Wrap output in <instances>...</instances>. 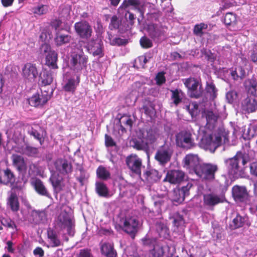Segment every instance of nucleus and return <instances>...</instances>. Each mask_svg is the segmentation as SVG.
I'll list each match as a JSON object with an SVG mask.
<instances>
[{"instance_id": "f257e3e1", "label": "nucleus", "mask_w": 257, "mask_h": 257, "mask_svg": "<svg viewBox=\"0 0 257 257\" xmlns=\"http://www.w3.org/2000/svg\"><path fill=\"white\" fill-rule=\"evenodd\" d=\"M200 114V113H198ZM201 127L203 135L199 143L200 147L213 153L217 148L228 142V132L223 125L216 129L215 123L218 113H201Z\"/></svg>"}, {"instance_id": "f03ea898", "label": "nucleus", "mask_w": 257, "mask_h": 257, "mask_svg": "<svg viewBox=\"0 0 257 257\" xmlns=\"http://www.w3.org/2000/svg\"><path fill=\"white\" fill-rule=\"evenodd\" d=\"M248 161L247 154L238 152L234 157L225 160V163L230 175H240L243 173Z\"/></svg>"}, {"instance_id": "7ed1b4c3", "label": "nucleus", "mask_w": 257, "mask_h": 257, "mask_svg": "<svg viewBox=\"0 0 257 257\" xmlns=\"http://www.w3.org/2000/svg\"><path fill=\"white\" fill-rule=\"evenodd\" d=\"M67 209L66 206H63L61 208V212L55 221V228L66 229L69 235H73L74 223L71 215L67 212Z\"/></svg>"}, {"instance_id": "20e7f679", "label": "nucleus", "mask_w": 257, "mask_h": 257, "mask_svg": "<svg viewBox=\"0 0 257 257\" xmlns=\"http://www.w3.org/2000/svg\"><path fill=\"white\" fill-rule=\"evenodd\" d=\"M38 75L39 71L36 64L27 62L22 66L21 76L26 83L35 82Z\"/></svg>"}, {"instance_id": "39448f33", "label": "nucleus", "mask_w": 257, "mask_h": 257, "mask_svg": "<svg viewBox=\"0 0 257 257\" xmlns=\"http://www.w3.org/2000/svg\"><path fill=\"white\" fill-rule=\"evenodd\" d=\"M184 84L188 89L190 96L192 98H198L202 96L203 88L199 81L193 77H189L183 80Z\"/></svg>"}, {"instance_id": "423d86ee", "label": "nucleus", "mask_w": 257, "mask_h": 257, "mask_svg": "<svg viewBox=\"0 0 257 257\" xmlns=\"http://www.w3.org/2000/svg\"><path fill=\"white\" fill-rule=\"evenodd\" d=\"M218 170L215 164H203L197 170L196 175L200 178L207 181H212L215 178V173Z\"/></svg>"}, {"instance_id": "0eeeda50", "label": "nucleus", "mask_w": 257, "mask_h": 257, "mask_svg": "<svg viewBox=\"0 0 257 257\" xmlns=\"http://www.w3.org/2000/svg\"><path fill=\"white\" fill-rule=\"evenodd\" d=\"M42 52L47 54L46 56L45 64L53 69L58 68L57 64L58 60V54L54 50H51V46L46 43L43 44L41 47Z\"/></svg>"}, {"instance_id": "6e6552de", "label": "nucleus", "mask_w": 257, "mask_h": 257, "mask_svg": "<svg viewBox=\"0 0 257 257\" xmlns=\"http://www.w3.org/2000/svg\"><path fill=\"white\" fill-rule=\"evenodd\" d=\"M74 28L77 35L82 39L88 40L92 36V27L90 24L85 20L75 23Z\"/></svg>"}, {"instance_id": "1a4fd4ad", "label": "nucleus", "mask_w": 257, "mask_h": 257, "mask_svg": "<svg viewBox=\"0 0 257 257\" xmlns=\"http://www.w3.org/2000/svg\"><path fill=\"white\" fill-rule=\"evenodd\" d=\"M160 133L157 128H151L146 132L142 133L143 144H136V147L141 150L148 147L150 144H153L159 137Z\"/></svg>"}, {"instance_id": "9d476101", "label": "nucleus", "mask_w": 257, "mask_h": 257, "mask_svg": "<svg viewBox=\"0 0 257 257\" xmlns=\"http://www.w3.org/2000/svg\"><path fill=\"white\" fill-rule=\"evenodd\" d=\"M200 166L199 158L196 155L188 154L183 159V167L188 170L190 174L196 175Z\"/></svg>"}, {"instance_id": "9b49d317", "label": "nucleus", "mask_w": 257, "mask_h": 257, "mask_svg": "<svg viewBox=\"0 0 257 257\" xmlns=\"http://www.w3.org/2000/svg\"><path fill=\"white\" fill-rule=\"evenodd\" d=\"M176 143L178 146L187 149L192 148L195 145L191 133L186 131H182L177 134Z\"/></svg>"}, {"instance_id": "f8f14e48", "label": "nucleus", "mask_w": 257, "mask_h": 257, "mask_svg": "<svg viewBox=\"0 0 257 257\" xmlns=\"http://www.w3.org/2000/svg\"><path fill=\"white\" fill-rule=\"evenodd\" d=\"M46 90H41V94L36 93L29 99V104L36 107H42L51 98V94Z\"/></svg>"}, {"instance_id": "ddd939ff", "label": "nucleus", "mask_w": 257, "mask_h": 257, "mask_svg": "<svg viewBox=\"0 0 257 257\" xmlns=\"http://www.w3.org/2000/svg\"><path fill=\"white\" fill-rule=\"evenodd\" d=\"M87 62V58L83 52L79 54H73L70 61L71 69L76 72L80 71L86 66Z\"/></svg>"}, {"instance_id": "4468645a", "label": "nucleus", "mask_w": 257, "mask_h": 257, "mask_svg": "<svg viewBox=\"0 0 257 257\" xmlns=\"http://www.w3.org/2000/svg\"><path fill=\"white\" fill-rule=\"evenodd\" d=\"M126 163L132 172L140 176L142 164V160L140 158L135 155H130L127 157Z\"/></svg>"}, {"instance_id": "2eb2a0df", "label": "nucleus", "mask_w": 257, "mask_h": 257, "mask_svg": "<svg viewBox=\"0 0 257 257\" xmlns=\"http://www.w3.org/2000/svg\"><path fill=\"white\" fill-rule=\"evenodd\" d=\"M224 200L223 196L215 193H207L203 195L204 205L209 208H212L216 205L223 202Z\"/></svg>"}, {"instance_id": "dca6fc26", "label": "nucleus", "mask_w": 257, "mask_h": 257, "mask_svg": "<svg viewBox=\"0 0 257 257\" xmlns=\"http://www.w3.org/2000/svg\"><path fill=\"white\" fill-rule=\"evenodd\" d=\"M122 221L123 228L126 232L130 234H134L137 231L139 221L136 218H125Z\"/></svg>"}, {"instance_id": "f3484780", "label": "nucleus", "mask_w": 257, "mask_h": 257, "mask_svg": "<svg viewBox=\"0 0 257 257\" xmlns=\"http://www.w3.org/2000/svg\"><path fill=\"white\" fill-rule=\"evenodd\" d=\"M241 131L238 132L236 128H234L233 134L236 137H242L244 139H250L257 135V126L254 124H250L247 130L242 127Z\"/></svg>"}, {"instance_id": "a211bd4d", "label": "nucleus", "mask_w": 257, "mask_h": 257, "mask_svg": "<svg viewBox=\"0 0 257 257\" xmlns=\"http://www.w3.org/2000/svg\"><path fill=\"white\" fill-rule=\"evenodd\" d=\"M184 173L180 170H170L166 176L164 181H168L171 184H179L184 178Z\"/></svg>"}, {"instance_id": "6ab92c4d", "label": "nucleus", "mask_w": 257, "mask_h": 257, "mask_svg": "<svg viewBox=\"0 0 257 257\" xmlns=\"http://www.w3.org/2000/svg\"><path fill=\"white\" fill-rule=\"evenodd\" d=\"M129 7H132L133 9L139 12L142 16L144 15L143 7L141 6L140 0H123L118 9V11L126 10Z\"/></svg>"}, {"instance_id": "aec40b11", "label": "nucleus", "mask_w": 257, "mask_h": 257, "mask_svg": "<svg viewBox=\"0 0 257 257\" xmlns=\"http://www.w3.org/2000/svg\"><path fill=\"white\" fill-rule=\"evenodd\" d=\"M172 151L167 146H163L157 152L155 158L161 164H165L168 162L171 158Z\"/></svg>"}, {"instance_id": "412c9836", "label": "nucleus", "mask_w": 257, "mask_h": 257, "mask_svg": "<svg viewBox=\"0 0 257 257\" xmlns=\"http://www.w3.org/2000/svg\"><path fill=\"white\" fill-rule=\"evenodd\" d=\"M149 36L154 40H159L165 36V31L163 28L156 24L150 25L148 28Z\"/></svg>"}, {"instance_id": "4be33fe9", "label": "nucleus", "mask_w": 257, "mask_h": 257, "mask_svg": "<svg viewBox=\"0 0 257 257\" xmlns=\"http://www.w3.org/2000/svg\"><path fill=\"white\" fill-rule=\"evenodd\" d=\"M241 108L246 112H253L257 110V100L252 97L247 96L241 102Z\"/></svg>"}, {"instance_id": "5701e85b", "label": "nucleus", "mask_w": 257, "mask_h": 257, "mask_svg": "<svg viewBox=\"0 0 257 257\" xmlns=\"http://www.w3.org/2000/svg\"><path fill=\"white\" fill-rule=\"evenodd\" d=\"M56 170L62 174H68L72 171V166L67 160L58 159L54 163Z\"/></svg>"}, {"instance_id": "b1692460", "label": "nucleus", "mask_w": 257, "mask_h": 257, "mask_svg": "<svg viewBox=\"0 0 257 257\" xmlns=\"http://www.w3.org/2000/svg\"><path fill=\"white\" fill-rule=\"evenodd\" d=\"M232 196L237 202H244L247 198L246 190L244 187L235 186L232 189Z\"/></svg>"}, {"instance_id": "393cba45", "label": "nucleus", "mask_w": 257, "mask_h": 257, "mask_svg": "<svg viewBox=\"0 0 257 257\" xmlns=\"http://www.w3.org/2000/svg\"><path fill=\"white\" fill-rule=\"evenodd\" d=\"M246 225L248 226H250V222L247 216H242L237 214L235 218H234L230 224V227L232 229H235L240 228Z\"/></svg>"}, {"instance_id": "a878e982", "label": "nucleus", "mask_w": 257, "mask_h": 257, "mask_svg": "<svg viewBox=\"0 0 257 257\" xmlns=\"http://www.w3.org/2000/svg\"><path fill=\"white\" fill-rule=\"evenodd\" d=\"M191 187V185L188 183L186 186H183L181 188L174 190V194L176 196L174 199V201L181 203L184 200L186 196L189 194V190Z\"/></svg>"}, {"instance_id": "bb28decb", "label": "nucleus", "mask_w": 257, "mask_h": 257, "mask_svg": "<svg viewBox=\"0 0 257 257\" xmlns=\"http://www.w3.org/2000/svg\"><path fill=\"white\" fill-rule=\"evenodd\" d=\"M14 181V175L10 169H0V184L4 185L12 184Z\"/></svg>"}, {"instance_id": "cd10ccee", "label": "nucleus", "mask_w": 257, "mask_h": 257, "mask_svg": "<svg viewBox=\"0 0 257 257\" xmlns=\"http://www.w3.org/2000/svg\"><path fill=\"white\" fill-rule=\"evenodd\" d=\"M31 185L35 188L36 191L40 195L50 197V195L47 191L46 188L44 185L41 180L35 178L33 179L31 182Z\"/></svg>"}, {"instance_id": "c85d7f7f", "label": "nucleus", "mask_w": 257, "mask_h": 257, "mask_svg": "<svg viewBox=\"0 0 257 257\" xmlns=\"http://www.w3.org/2000/svg\"><path fill=\"white\" fill-rule=\"evenodd\" d=\"M12 158L14 165L19 172H26L27 165L23 157L18 155H13Z\"/></svg>"}, {"instance_id": "c756f323", "label": "nucleus", "mask_w": 257, "mask_h": 257, "mask_svg": "<svg viewBox=\"0 0 257 257\" xmlns=\"http://www.w3.org/2000/svg\"><path fill=\"white\" fill-rule=\"evenodd\" d=\"M102 254L107 257H115L116 252L113 248V244L110 242L103 243L101 246Z\"/></svg>"}, {"instance_id": "7c9ffc66", "label": "nucleus", "mask_w": 257, "mask_h": 257, "mask_svg": "<svg viewBox=\"0 0 257 257\" xmlns=\"http://www.w3.org/2000/svg\"><path fill=\"white\" fill-rule=\"evenodd\" d=\"M245 87L248 93L257 97V81L254 78L248 79L245 81Z\"/></svg>"}, {"instance_id": "2f4dec72", "label": "nucleus", "mask_w": 257, "mask_h": 257, "mask_svg": "<svg viewBox=\"0 0 257 257\" xmlns=\"http://www.w3.org/2000/svg\"><path fill=\"white\" fill-rule=\"evenodd\" d=\"M40 80L42 86H46L50 85L53 81L52 72L50 70H44L40 76Z\"/></svg>"}, {"instance_id": "473e14b6", "label": "nucleus", "mask_w": 257, "mask_h": 257, "mask_svg": "<svg viewBox=\"0 0 257 257\" xmlns=\"http://www.w3.org/2000/svg\"><path fill=\"white\" fill-rule=\"evenodd\" d=\"M79 82V76H77L76 80L74 78H70L63 86V89L66 92L74 93Z\"/></svg>"}, {"instance_id": "72a5a7b5", "label": "nucleus", "mask_w": 257, "mask_h": 257, "mask_svg": "<svg viewBox=\"0 0 257 257\" xmlns=\"http://www.w3.org/2000/svg\"><path fill=\"white\" fill-rule=\"evenodd\" d=\"M71 40V36L70 35L63 34L59 30L56 33L55 41L57 46H61L68 43Z\"/></svg>"}, {"instance_id": "f704fd0d", "label": "nucleus", "mask_w": 257, "mask_h": 257, "mask_svg": "<svg viewBox=\"0 0 257 257\" xmlns=\"http://www.w3.org/2000/svg\"><path fill=\"white\" fill-rule=\"evenodd\" d=\"M8 206L13 212H17L19 210L20 205L18 198L14 193H12L8 198L7 202Z\"/></svg>"}, {"instance_id": "c9c22d12", "label": "nucleus", "mask_w": 257, "mask_h": 257, "mask_svg": "<svg viewBox=\"0 0 257 257\" xmlns=\"http://www.w3.org/2000/svg\"><path fill=\"white\" fill-rule=\"evenodd\" d=\"M95 186L96 191L100 196L108 197L111 196L109 194L108 188L104 183L100 182H97L95 184Z\"/></svg>"}, {"instance_id": "e433bc0d", "label": "nucleus", "mask_w": 257, "mask_h": 257, "mask_svg": "<svg viewBox=\"0 0 257 257\" xmlns=\"http://www.w3.org/2000/svg\"><path fill=\"white\" fill-rule=\"evenodd\" d=\"M144 176L147 180L151 183L157 181L161 177L158 171L155 169H150L146 171L144 174Z\"/></svg>"}, {"instance_id": "4c0bfd02", "label": "nucleus", "mask_w": 257, "mask_h": 257, "mask_svg": "<svg viewBox=\"0 0 257 257\" xmlns=\"http://www.w3.org/2000/svg\"><path fill=\"white\" fill-rule=\"evenodd\" d=\"M205 91L210 99L214 100L217 95V89L213 83H207Z\"/></svg>"}, {"instance_id": "58836bf2", "label": "nucleus", "mask_w": 257, "mask_h": 257, "mask_svg": "<svg viewBox=\"0 0 257 257\" xmlns=\"http://www.w3.org/2000/svg\"><path fill=\"white\" fill-rule=\"evenodd\" d=\"M150 257H172V255L166 254L163 247L156 245L150 251Z\"/></svg>"}, {"instance_id": "ea45409f", "label": "nucleus", "mask_w": 257, "mask_h": 257, "mask_svg": "<svg viewBox=\"0 0 257 257\" xmlns=\"http://www.w3.org/2000/svg\"><path fill=\"white\" fill-rule=\"evenodd\" d=\"M48 238L50 240L52 246L56 247L61 245L60 240L58 238L57 233L55 231L49 228L47 231Z\"/></svg>"}, {"instance_id": "a19ab883", "label": "nucleus", "mask_w": 257, "mask_h": 257, "mask_svg": "<svg viewBox=\"0 0 257 257\" xmlns=\"http://www.w3.org/2000/svg\"><path fill=\"white\" fill-rule=\"evenodd\" d=\"M135 120L134 113H132V115L123 114L122 116H120L119 122L120 123L124 124L131 128L132 124Z\"/></svg>"}, {"instance_id": "79ce46f5", "label": "nucleus", "mask_w": 257, "mask_h": 257, "mask_svg": "<svg viewBox=\"0 0 257 257\" xmlns=\"http://www.w3.org/2000/svg\"><path fill=\"white\" fill-rule=\"evenodd\" d=\"M97 177L102 180H107L110 177L109 172L104 167L99 166L96 170Z\"/></svg>"}, {"instance_id": "37998d69", "label": "nucleus", "mask_w": 257, "mask_h": 257, "mask_svg": "<svg viewBox=\"0 0 257 257\" xmlns=\"http://www.w3.org/2000/svg\"><path fill=\"white\" fill-rule=\"evenodd\" d=\"M48 11V6L45 5H39L32 8V12L34 15L42 16L46 14Z\"/></svg>"}, {"instance_id": "c03bdc74", "label": "nucleus", "mask_w": 257, "mask_h": 257, "mask_svg": "<svg viewBox=\"0 0 257 257\" xmlns=\"http://www.w3.org/2000/svg\"><path fill=\"white\" fill-rule=\"evenodd\" d=\"M184 106L183 107L188 111V112H194L198 109V104L196 101H191L187 100L184 102Z\"/></svg>"}, {"instance_id": "a18cd8bd", "label": "nucleus", "mask_w": 257, "mask_h": 257, "mask_svg": "<svg viewBox=\"0 0 257 257\" xmlns=\"http://www.w3.org/2000/svg\"><path fill=\"white\" fill-rule=\"evenodd\" d=\"M236 16L233 13H227L224 18V23L226 26H231L236 23Z\"/></svg>"}, {"instance_id": "49530a36", "label": "nucleus", "mask_w": 257, "mask_h": 257, "mask_svg": "<svg viewBox=\"0 0 257 257\" xmlns=\"http://www.w3.org/2000/svg\"><path fill=\"white\" fill-rule=\"evenodd\" d=\"M208 28V25L204 23H201L195 25L193 29V33L194 35L199 36H202L204 35L203 30Z\"/></svg>"}, {"instance_id": "de8ad7c7", "label": "nucleus", "mask_w": 257, "mask_h": 257, "mask_svg": "<svg viewBox=\"0 0 257 257\" xmlns=\"http://www.w3.org/2000/svg\"><path fill=\"white\" fill-rule=\"evenodd\" d=\"M226 98L229 103H233L236 102L238 98V93L234 90L228 91L226 94Z\"/></svg>"}, {"instance_id": "09e8293b", "label": "nucleus", "mask_w": 257, "mask_h": 257, "mask_svg": "<svg viewBox=\"0 0 257 257\" xmlns=\"http://www.w3.org/2000/svg\"><path fill=\"white\" fill-rule=\"evenodd\" d=\"M140 43L141 46L144 49H149L153 46L152 41L146 36L141 38Z\"/></svg>"}, {"instance_id": "8fccbe9b", "label": "nucleus", "mask_w": 257, "mask_h": 257, "mask_svg": "<svg viewBox=\"0 0 257 257\" xmlns=\"http://www.w3.org/2000/svg\"><path fill=\"white\" fill-rule=\"evenodd\" d=\"M120 24V21L118 20V17L116 15L113 16L111 19L109 25V29L110 30L118 29Z\"/></svg>"}, {"instance_id": "3c124183", "label": "nucleus", "mask_w": 257, "mask_h": 257, "mask_svg": "<svg viewBox=\"0 0 257 257\" xmlns=\"http://www.w3.org/2000/svg\"><path fill=\"white\" fill-rule=\"evenodd\" d=\"M50 180L54 188L56 189H60L61 186V179L58 177L55 174H52L50 178Z\"/></svg>"}, {"instance_id": "603ef678", "label": "nucleus", "mask_w": 257, "mask_h": 257, "mask_svg": "<svg viewBox=\"0 0 257 257\" xmlns=\"http://www.w3.org/2000/svg\"><path fill=\"white\" fill-rule=\"evenodd\" d=\"M128 43V40L126 39H121L119 37L115 38L112 40L110 39V44L112 46H124Z\"/></svg>"}, {"instance_id": "864d4df0", "label": "nucleus", "mask_w": 257, "mask_h": 257, "mask_svg": "<svg viewBox=\"0 0 257 257\" xmlns=\"http://www.w3.org/2000/svg\"><path fill=\"white\" fill-rule=\"evenodd\" d=\"M93 55L94 56H99V57H102L104 55L103 52V45L100 43L95 44L94 46V51H93Z\"/></svg>"}, {"instance_id": "5fc2aeb1", "label": "nucleus", "mask_w": 257, "mask_h": 257, "mask_svg": "<svg viewBox=\"0 0 257 257\" xmlns=\"http://www.w3.org/2000/svg\"><path fill=\"white\" fill-rule=\"evenodd\" d=\"M16 151L19 152L22 154H26L29 156H32L35 155L37 153V149L36 148H33L30 146H27L26 148V149L24 150L23 149H21L19 150H16Z\"/></svg>"}, {"instance_id": "6e6d98bb", "label": "nucleus", "mask_w": 257, "mask_h": 257, "mask_svg": "<svg viewBox=\"0 0 257 257\" xmlns=\"http://www.w3.org/2000/svg\"><path fill=\"white\" fill-rule=\"evenodd\" d=\"M32 215L35 218L34 221L37 223L43 221V218H45V213L44 212L33 211L32 212Z\"/></svg>"}, {"instance_id": "4d7b16f0", "label": "nucleus", "mask_w": 257, "mask_h": 257, "mask_svg": "<svg viewBox=\"0 0 257 257\" xmlns=\"http://www.w3.org/2000/svg\"><path fill=\"white\" fill-rule=\"evenodd\" d=\"M154 110V105L150 101L145 102L142 108V111L144 112H153Z\"/></svg>"}, {"instance_id": "13d9d810", "label": "nucleus", "mask_w": 257, "mask_h": 257, "mask_svg": "<svg viewBox=\"0 0 257 257\" xmlns=\"http://www.w3.org/2000/svg\"><path fill=\"white\" fill-rule=\"evenodd\" d=\"M156 83L158 85H161L166 82V78L164 76V73L159 72L156 76Z\"/></svg>"}, {"instance_id": "bf43d9fd", "label": "nucleus", "mask_w": 257, "mask_h": 257, "mask_svg": "<svg viewBox=\"0 0 257 257\" xmlns=\"http://www.w3.org/2000/svg\"><path fill=\"white\" fill-rule=\"evenodd\" d=\"M172 98L173 100V102L176 105H177L181 101V99L180 97L179 91L177 89H176L175 90L172 91Z\"/></svg>"}, {"instance_id": "052dcab7", "label": "nucleus", "mask_w": 257, "mask_h": 257, "mask_svg": "<svg viewBox=\"0 0 257 257\" xmlns=\"http://www.w3.org/2000/svg\"><path fill=\"white\" fill-rule=\"evenodd\" d=\"M173 223L175 226L179 227L184 223L182 216L177 214L174 218Z\"/></svg>"}, {"instance_id": "680f3d73", "label": "nucleus", "mask_w": 257, "mask_h": 257, "mask_svg": "<svg viewBox=\"0 0 257 257\" xmlns=\"http://www.w3.org/2000/svg\"><path fill=\"white\" fill-rule=\"evenodd\" d=\"M79 257H93L90 250L87 248L81 249L79 254Z\"/></svg>"}, {"instance_id": "e2e57ef3", "label": "nucleus", "mask_w": 257, "mask_h": 257, "mask_svg": "<svg viewBox=\"0 0 257 257\" xmlns=\"http://www.w3.org/2000/svg\"><path fill=\"white\" fill-rule=\"evenodd\" d=\"M62 22V21L59 19H54L51 22L50 25L55 30H57L60 27Z\"/></svg>"}, {"instance_id": "0e129e2a", "label": "nucleus", "mask_w": 257, "mask_h": 257, "mask_svg": "<svg viewBox=\"0 0 257 257\" xmlns=\"http://www.w3.org/2000/svg\"><path fill=\"white\" fill-rule=\"evenodd\" d=\"M105 143L107 147H112L115 145V143L111 137L107 135L105 136Z\"/></svg>"}, {"instance_id": "69168bd1", "label": "nucleus", "mask_w": 257, "mask_h": 257, "mask_svg": "<svg viewBox=\"0 0 257 257\" xmlns=\"http://www.w3.org/2000/svg\"><path fill=\"white\" fill-rule=\"evenodd\" d=\"M250 171L252 175L257 176V162L252 163L250 165Z\"/></svg>"}, {"instance_id": "338daca9", "label": "nucleus", "mask_w": 257, "mask_h": 257, "mask_svg": "<svg viewBox=\"0 0 257 257\" xmlns=\"http://www.w3.org/2000/svg\"><path fill=\"white\" fill-rule=\"evenodd\" d=\"M71 9L68 7H64L62 9V12L60 15L62 17H67L69 16Z\"/></svg>"}, {"instance_id": "774afa93", "label": "nucleus", "mask_w": 257, "mask_h": 257, "mask_svg": "<svg viewBox=\"0 0 257 257\" xmlns=\"http://www.w3.org/2000/svg\"><path fill=\"white\" fill-rule=\"evenodd\" d=\"M35 255H38L39 257H43L44 255L43 249L40 247H36L33 251Z\"/></svg>"}]
</instances>
